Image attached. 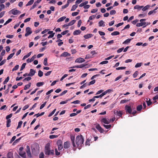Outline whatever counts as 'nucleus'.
Here are the masks:
<instances>
[{
	"label": "nucleus",
	"mask_w": 158,
	"mask_h": 158,
	"mask_svg": "<svg viewBox=\"0 0 158 158\" xmlns=\"http://www.w3.org/2000/svg\"><path fill=\"white\" fill-rule=\"evenodd\" d=\"M84 138L83 136L80 135L77 136L76 138V143L78 147H81L83 144Z\"/></svg>",
	"instance_id": "nucleus-1"
},
{
	"label": "nucleus",
	"mask_w": 158,
	"mask_h": 158,
	"mask_svg": "<svg viewBox=\"0 0 158 158\" xmlns=\"http://www.w3.org/2000/svg\"><path fill=\"white\" fill-rule=\"evenodd\" d=\"M44 152L45 155L47 156L54 155V151L53 150H51L49 143H47L46 145L45 148Z\"/></svg>",
	"instance_id": "nucleus-2"
},
{
	"label": "nucleus",
	"mask_w": 158,
	"mask_h": 158,
	"mask_svg": "<svg viewBox=\"0 0 158 158\" xmlns=\"http://www.w3.org/2000/svg\"><path fill=\"white\" fill-rule=\"evenodd\" d=\"M57 143L58 146V149L59 151H61L63 148L62 142L60 139L58 140L57 142Z\"/></svg>",
	"instance_id": "nucleus-3"
},
{
	"label": "nucleus",
	"mask_w": 158,
	"mask_h": 158,
	"mask_svg": "<svg viewBox=\"0 0 158 158\" xmlns=\"http://www.w3.org/2000/svg\"><path fill=\"white\" fill-rule=\"evenodd\" d=\"M26 33L25 35L26 37L28 36L32 33V31L31 30V28L29 27H27L26 29Z\"/></svg>",
	"instance_id": "nucleus-4"
},
{
	"label": "nucleus",
	"mask_w": 158,
	"mask_h": 158,
	"mask_svg": "<svg viewBox=\"0 0 158 158\" xmlns=\"http://www.w3.org/2000/svg\"><path fill=\"white\" fill-rule=\"evenodd\" d=\"M10 12H11L13 15H15L19 14L21 13L20 11L16 10L15 9H13L11 10L10 11Z\"/></svg>",
	"instance_id": "nucleus-5"
},
{
	"label": "nucleus",
	"mask_w": 158,
	"mask_h": 158,
	"mask_svg": "<svg viewBox=\"0 0 158 158\" xmlns=\"http://www.w3.org/2000/svg\"><path fill=\"white\" fill-rule=\"evenodd\" d=\"M126 112L129 114H131L132 112V110L131 107L128 105L126 106L125 107Z\"/></svg>",
	"instance_id": "nucleus-6"
},
{
	"label": "nucleus",
	"mask_w": 158,
	"mask_h": 158,
	"mask_svg": "<svg viewBox=\"0 0 158 158\" xmlns=\"http://www.w3.org/2000/svg\"><path fill=\"white\" fill-rule=\"evenodd\" d=\"M85 60L83 58L81 57H79L77 58L75 60V62L76 63H81L84 62Z\"/></svg>",
	"instance_id": "nucleus-7"
},
{
	"label": "nucleus",
	"mask_w": 158,
	"mask_h": 158,
	"mask_svg": "<svg viewBox=\"0 0 158 158\" xmlns=\"http://www.w3.org/2000/svg\"><path fill=\"white\" fill-rule=\"evenodd\" d=\"M26 152L28 156L31 157V154L30 151V148L29 146L27 145L26 147Z\"/></svg>",
	"instance_id": "nucleus-8"
},
{
	"label": "nucleus",
	"mask_w": 158,
	"mask_h": 158,
	"mask_svg": "<svg viewBox=\"0 0 158 158\" xmlns=\"http://www.w3.org/2000/svg\"><path fill=\"white\" fill-rule=\"evenodd\" d=\"M96 128L101 133H103L104 131V130L101 127L100 125L99 124H97L96 126Z\"/></svg>",
	"instance_id": "nucleus-9"
},
{
	"label": "nucleus",
	"mask_w": 158,
	"mask_h": 158,
	"mask_svg": "<svg viewBox=\"0 0 158 158\" xmlns=\"http://www.w3.org/2000/svg\"><path fill=\"white\" fill-rule=\"evenodd\" d=\"M35 73V71L33 69H31L30 70V73L28 74V76H32L34 75Z\"/></svg>",
	"instance_id": "nucleus-10"
},
{
	"label": "nucleus",
	"mask_w": 158,
	"mask_h": 158,
	"mask_svg": "<svg viewBox=\"0 0 158 158\" xmlns=\"http://www.w3.org/2000/svg\"><path fill=\"white\" fill-rule=\"evenodd\" d=\"M71 55L70 54L68 53L67 52H63L60 55V56H63L66 57L67 56H69Z\"/></svg>",
	"instance_id": "nucleus-11"
},
{
	"label": "nucleus",
	"mask_w": 158,
	"mask_h": 158,
	"mask_svg": "<svg viewBox=\"0 0 158 158\" xmlns=\"http://www.w3.org/2000/svg\"><path fill=\"white\" fill-rule=\"evenodd\" d=\"M101 121L102 123H103L106 124H109L110 123V121H108L105 118H102Z\"/></svg>",
	"instance_id": "nucleus-12"
},
{
	"label": "nucleus",
	"mask_w": 158,
	"mask_h": 158,
	"mask_svg": "<svg viewBox=\"0 0 158 158\" xmlns=\"http://www.w3.org/2000/svg\"><path fill=\"white\" fill-rule=\"evenodd\" d=\"M69 142L67 141L65 142L64 144V148L66 149L69 148Z\"/></svg>",
	"instance_id": "nucleus-13"
},
{
	"label": "nucleus",
	"mask_w": 158,
	"mask_h": 158,
	"mask_svg": "<svg viewBox=\"0 0 158 158\" xmlns=\"http://www.w3.org/2000/svg\"><path fill=\"white\" fill-rule=\"evenodd\" d=\"M71 139L73 144V147H76V145L74 143L75 141V137L73 136H71Z\"/></svg>",
	"instance_id": "nucleus-14"
},
{
	"label": "nucleus",
	"mask_w": 158,
	"mask_h": 158,
	"mask_svg": "<svg viewBox=\"0 0 158 158\" xmlns=\"http://www.w3.org/2000/svg\"><path fill=\"white\" fill-rule=\"evenodd\" d=\"M13 153L11 152H9L7 154V158H14Z\"/></svg>",
	"instance_id": "nucleus-15"
},
{
	"label": "nucleus",
	"mask_w": 158,
	"mask_h": 158,
	"mask_svg": "<svg viewBox=\"0 0 158 158\" xmlns=\"http://www.w3.org/2000/svg\"><path fill=\"white\" fill-rule=\"evenodd\" d=\"M81 32V31L80 30H77L74 31L73 32V35H77L80 34Z\"/></svg>",
	"instance_id": "nucleus-16"
},
{
	"label": "nucleus",
	"mask_w": 158,
	"mask_h": 158,
	"mask_svg": "<svg viewBox=\"0 0 158 158\" xmlns=\"http://www.w3.org/2000/svg\"><path fill=\"white\" fill-rule=\"evenodd\" d=\"M85 65L84 64H81L79 65H75L73 66L71 68H82L85 66Z\"/></svg>",
	"instance_id": "nucleus-17"
},
{
	"label": "nucleus",
	"mask_w": 158,
	"mask_h": 158,
	"mask_svg": "<svg viewBox=\"0 0 158 158\" xmlns=\"http://www.w3.org/2000/svg\"><path fill=\"white\" fill-rule=\"evenodd\" d=\"M92 36L93 35L92 34H89L84 35V37L85 39H87L91 38Z\"/></svg>",
	"instance_id": "nucleus-18"
},
{
	"label": "nucleus",
	"mask_w": 158,
	"mask_h": 158,
	"mask_svg": "<svg viewBox=\"0 0 158 158\" xmlns=\"http://www.w3.org/2000/svg\"><path fill=\"white\" fill-rule=\"evenodd\" d=\"M105 93L104 92L102 93L101 94L99 95H97L95 96H94V98H102L103 96L104 95H106Z\"/></svg>",
	"instance_id": "nucleus-19"
},
{
	"label": "nucleus",
	"mask_w": 158,
	"mask_h": 158,
	"mask_svg": "<svg viewBox=\"0 0 158 158\" xmlns=\"http://www.w3.org/2000/svg\"><path fill=\"white\" fill-rule=\"evenodd\" d=\"M131 39H128L125 40L124 42H123V44H127L128 43H129L131 41Z\"/></svg>",
	"instance_id": "nucleus-20"
},
{
	"label": "nucleus",
	"mask_w": 158,
	"mask_h": 158,
	"mask_svg": "<svg viewBox=\"0 0 158 158\" xmlns=\"http://www.w3.org/2000/svg\"><path fill=\"white\" fill-rule=\"evenodd\" d=\"M11 122L10 119H8L6 121V127H9L10 126V123Z\"/></svg>",
	"instance_id": "nucleus-21"
},
{
	"label": "nucleus",
	"mask_w": 158,
	"mask_h": 158,
	"mask_svg": "<svg viewBox=\"0 0 158 158\" xmlns=\"http://www.w3.org/2000/svg\"><path fill=\"white\" fill-rule=\"evenodd\" d=\"M104 23L103 20H101L98 23L99 26V27H102V26L104 27L105 25V24H104Z\"/></svg>",
	"instance_id": "nucleus-22"
},
{
	"label": "nucleus",
	"mask_w": 158,
	"mask_h": 158,
	"mask_svg": "<svg viewBox=\"0 0 158 158\" xmlns=\"http://www.w3.org/2000/svg\"><path fill=\"white\" fill-rule=\"evenodd\" d=\"M66 17L65 16H63L59 19L57 20V22H61L63 21L65 18Z\"/></svg>",
	"instance_id": "nucleus-23"
},
{
	"label": "nucleus",
	"mask_w": 158,
	"mask_h": 158,
	"mask_svg": "<svg viewBox=\"0 0 158 158\" xmlns=\"http://www.w3.org/2000/svg\"><path fill=\"white\" fill-rule=\"evenodd\" d=\"M31 83H30L28 84L25 85L24 87V90H27L29 89L31 86Z\"/></svg>",
	"instance_id": "nucleus-24"
},
{
	"label": "nucleus",
	"mask_w": 158,
	"mask_h": 158,
	"mask_svg": "<svg viewBox=\"0 0 158 158\" xmlns=\"http://www.w3.org/2000/svg\"><path fill=\"white\" fill-rule=\"evenodd\" d=\"M143 108V106L142 105H138L136 108L137 110L138 111H140Z\"/></svg>",
	"instance_id": "nucleus-25"
},
{
	"label": "nucleus",
	"mask_w": 158,
	"mask_h": 158,
	"mask_svg": "<svg viewBox=\"0 0 158 158\" xmlns=\"http://www.w3.org/2000/svg\"><path fill=\"white\" fill-rule=\"evenodd\" d=\"M31 52H29L28 53L27 55L24 56L23 57V60H24L26 58L28 57L31 55Z\"/></svg>",
	"instance_id": "nucleus-26"
},
{
	"label": "nucleus",
	"mask_w": 158,
	"mask_h": 158,
	"mask_svg": "<svg viewBox=\"0 0 158 158\" xmlns=\"http://www.w3.org/2000/svg\"><path fill=\"white\" fill-rule=\"evenodd\" d=\"M76 21V20H73L69 23V26H72L73 25Z\"/></svg>",
	"instance_id": "nucleus-27"
},
{
	"label": "nucleus",
	"mask_w": 158,
	"mask_h": 158,
	"mask_svg": "<svg viewBox=\"0 0 158 158\" xmlns=\"http://www.w3.org/2000/svg\"><path fill=\"white\" fill-rule=\"evenodd\" d=\"M34 2V0H31L28 2L26 6H28L31 5Z\"/></svg>",
	"instance_id": "nucleus-28"
},
{
	"label": "nucleus",
	"mask_w": 158,
	"mask_h": 158,
	"mask_svg": "<svg viewBox=\"0 0 158 158\" xmlns=\"http://www.w3.org/2000/svg\"><path fill=\"white\" fill-rule=\"evenodd\" d=\"M116 114L118 115V116L121 117L122 115V111H116Z\"/></svg>",
	"instance_id": "nucleus-29"
},
{
	"label": "nucleus",
	"mask_w": 158,
	"mask_h": 158,
	"mask_svg": "<svg viewBox=\"0 0 158 158\" xmlns=\"http://www.w3.org/2000/svg\"><path fill=\"white\" fill-rule=\"evenodd\" d=\"M120 33L119 32L117 31H114L111 33V35H119Z\"/></svg>",
	"instance_id": "nucleus-30"
},
{
	"label": "nucleus",
	"mask_w": 158,
	"mask_h": 158,
	"mask_svg": "<svg viewBox=\"0 0 158 158\" xmlns=\"http://www.w3.org/2000/svg\"><path fill=\"white\" fill-rule=\"evenodd\" d=\"M23 121H20L19 123H18V127L17 128V129H18L19 128H20L21 127V126L22 124V123H23Z\"/></svg>",
	"instance_id": "nucleus-31"
},
{
	"label": "nucleus",
	"mask_w": 158,
	"mask_h": 158,
	"mask_svg": "<svg viewBox=\"0 0 158 158\" xmlns=\"http://www.w3.org/2000/svg\"><path fill=\"white\" fill-rule=\"evenodd\" d=\"M38 5V4L35 2L34 3L32 6L30 8V10H31L34 9Z\"/></svg>",
	"instance_id": "nucleus-32"
},
{
	"label": "nucleus",
	"mask_w": 158,
	"mask_h": 158,
	"mask_svg": "<svg viewBox=\"0 0 158 158\" xmlns=\"http://www.w3.org/2000/svg\"><path fill=\"white\" fill-rule=\"evenodd\" d=\"M15 52L10 54L7 57V60H9L11 59L15 54Z\"/></svg>",
	"instance_id": "nucleus-33"
},
{
	"label": "nucleus",
	"mask_w": 158,
	"mask_h": 158,
	"mask_svg": "<svg viewBox=\"0 0 158 158\" xmlns=\"http://www.w3.org/2000/svg\"><path fill=\"white\" fill-rule=\"evenodd\" d=\"M150 6L149 5H147L143 8L142 10L143 11H145L146 10H148Z\"/></svg>",
	"instance_id": "nucleus-34"
},
{
	"label": "nucleus",
	"mask_w": 158,
	"mask_h": 158,
	"mask_svg": "<svg viewBox=\"0 0 158 158\" xmlns=\"http://www.w3.org/2000/svg\"><path fill=\"white\" fill-rule=\"evenodd\" d=\"M44 114V112H42L40 114L39 113L37 114H35L34 115V116H36V117L37 118L39 116H40L43 115Z\"/></svg>",
	"instance_id": "nucleus-35"
},
{
	"label": "nucleus",
	"mask_w": 158,
	"mask_h": 158,
	"mask_svg": "<svg viewBox=\"0 0 158 158\" xmlns=\"http://www.w3.org/2000/svg\"><path fill=\"white\" fill-rule=\"evenodd\" d=\"M77 6H78L76 4L73 5L71 11H74L75 10L77 7Z\"/></svg>",
	"instance_id": "nucleus-36"
},
{
	"label": "nucleus",
	"mask_w": 158,
	"mask_h": 158,
	"mask_svg": "<svg viewBox=\"0 0 158 158\" xmlns=\"http://www.w3.org/2000/svg\"><path fill=\"white\" fill-rule=\"evenodd\" d=\"M56 110V109H54L51 113H50L49 114L48 116L49 117H50L53 114H54V113L55 112Z\"/></svg>",
	"instance_id": "nucleus-37"
},
{
	"label": "nucleus",
	"mask_w": 158,
	"mask_h": 158,
	"mask_svg": "<svg viewBox=\"0 0 158 158\" xmlns=\"http://www.w3.org/2000/svg\"><path fill=\"white\" fill-rule=\"evenodd\" d=\"M43 73L40 70L38 71V75L40 77H41L43 76Z\"/></svg>",
	"instance_id": "nucleus-38"
},
{
	"label": "nucleus",
	"mask_w": 158,
	"mask_h": 158,
	"mask_svg": "<svg viewBox=\"0 0 158 158\" xmlns=\"http://www.w3.org/2000/svg\"><path fill=\"white\" fill-rule=\"evenodd\" d=\"M44 84V82H38L36 84V86L38 87H40L43 85Z\"/></svg>",
	"instance_id": "nucleus-39"
},
{
	"label": "nucleus",
	"mask_w": 158,
	"mask_h": 158,
	"mask_svg": "<svg viewBox=\"0 0 158 158\" xmlns=\"http://www.w3.org/2000/svg\"><path fill=\"white\" fill-rule=\"evenodd\" d=\"M47 58H44V65L46 66L48 65V63H47Z\"/></svg>",
	"instance_id": "nucleus-40"
},
{
	"label": "nucleus",
	"mask_w": 158,
	"mask_h": 158,
	"mask_svg": "<svg viewBox=\"0 0 158 158\" xmlns=\"http://www.w3.org/2000/svg\"><path fill=\"white\" fill-rule=\"evenodd\" d=\"M9 80V77H7V78L5 79V80L3 82V84H6L7 82Z\"/></svg>",
	"instance_id": "nucleus-41"
},
{
	"label": "nucleus",
	"mask_w": 158,
	"mask_h": 158,
	"mask_svg": "<svg viewBox=\"0 0 158 158\" xmlns=\"http://www.w3.org/2000/svg\"><path fill=\"white\" fill-rule=\"evenodd\" d=\"M90 141H91V140L90 139H87L86 140V142H85V145H89Z\"/></svg>",
	"instance_id": "nucleus-42"
},
{
	"label": "nucleus",
	"mask_w": 158,
	"mask_h": 158,
	"mask_svg": "<svg viewBox=\"0 0 158 158\" xmlns=\"http://www.w3.org/2000/svg\"><path fill=\"white\" fill-rule=\"evenodd\" d=\"M12 21V19H9L6 22L4 23V25H5L11 22Z\"/></svg>",
	"instance_id": "nucleus-43"
},
{
	"label": "nucleus",
	"mask_w": 158,
	"mask_h": 158,
	"mask_svg": "<svg viewBox=\"0 0 158 158\" xmlns=\"http://www.w3.org/2000/svg\"><path fill=\"white\" fill-rule=\"evenodd\" d=\"M58 137V135H50L49 138L50 139H53L55 138H57Z\"/></svg>",
	"instance_id": "nucleus-44"
},
{
	"label": "nucleus",
	"mask_w": 158,
	"mask_h": 158,
	"mask_svg": "<svg viewBox=\"0 0 158 158\" xmlns=\"http://www.w3.org/2000/svg\"><path fill=\"white\" fill-rule=\"evenodd\" d=\"M96 81L95 80H93L90 81L88 84V85H91L94 84L95 82Z\"/></svg>",
	"instance_id": "nucleus-45"
},
{
	"label": "nucleus",
	"mask_w": 158,
	"mask_h": 158,
	"mask_svg": "<svg viewBox=\"0 0 158 158\" xmlns=\"http://www.w3.org/2000/svg\"><path fill=\"white\" fill-rule=\"evenodd\" d=\"M39 158H44V154L43 152H41L39 155Z\"/></svg>",
	"instance_id": "nucleus-46"
},
{
	"label": "nucleus",
	"mask_w": 158,
	"mask_h": 158,
	"mask_svg": "<svg viewBox=\"0 0 158 158\" xmlns=\"http://www.w3.org/2000/svg\"><path fill=\"white\" fill-rule=\"evenodd\" d=\"M19 66L18 65H17L15 66L12 69V71H14L17 70L19 68Z\"/></svg>",
	"instance_id": "nucleus-47"
},
{
	"label": "nucleus",
	"mask_w": 158,
	"mask_h": 158,
	"mask_svg": "<svg viewBox=\"0 0 158 158\" xmlns=\"http://www.w3.org/2000/svg\"><path fill=\"white\" fill-rule=\"evenodd\" d=\"M26 64V63H24L22 64L20 69V71H22L23 69L25 68Z\"/></svg>",
	"instance_id": "nucleus-48"
},
{
	"label": "nucleus",
	"mask_w": 158,
	"mask_h": 158,
	"mask_svg": "<svg viewBox=\"0 0 158 158\" xmlns=\"http://www.w3.org/2000/svg\"><path fill=\"white\" fill-rule=\"evenodd\" d=\"M36 58V55H34L30 59L29 62H31L33 61Z\"/></svg>",
	"instance_id": "nucleus-49"
},
{
	"label": "nucleus",
	"mask_w": 158,
	"mask_h": 158,
	"mask_svg": "<svg viewBox=\"0 0 158 158\" xmlns=\"http://www.w3.org/2000/svg\"><path fill=\"white\" fill-rule=\"evenodd\" d=\"M155 10H154L150 11L148 13V15H150L153 13H156V11Z\"/></svg>",
	"instance_id": "nucleus-50"
},
{
	"label": "nucleus",
	"mask_w": 158,
	"mask_h": 158,
	"mask_svg": "<svg viewBox=\"0 0 158 158\" xmlns=\"http://www.w3.org/2000/svg\"><path fill=\"white\" fill-rule=\"evenodd\" d=\"M103 126L105 127L107 129H108L110 128L111 127V125H106L105 124L103 125Z\"/></svg>",
	"instance_id": "nucleus-51"
},
{
	"label": "nucleus",
	"mask_w": 158,
	"mask_h": 158,
	"mask_svg": "<svg viewBox=\"0 0 158 158\" xmlns=\"http://www.w3.org/2000/svg\"><path fill=\"white\" fill-rule=\"evenodd\" d=\"M69 2H67V3H66L65 5H64V6H62V9H64L66 7H67L69 5Z\"/></svg>",
	"instance_id": "nucleus-52"
},
{
	"label": "nucleus",
	"mask_w": 158,
	"mask_h": 158,
	"mask_svg": "<svg viewBox=\"0 0 158 158\" xmlns=\"http://www.w3.org/2000/svg\"><path fill=\"white\" fill-rule=\"evenodd\" d=\"M142 65L141 63H137L135 66V68H138L140 67Z\"/></svg>",
	"instance_id": "nucleus-53"
},
{
	"label": "nucleus",
	"mask_w": 158,
	"mask_h": 158,
	"mask_svg": "<svg viewBox=\"0 0 158 158\" xmlns=\"http://www.w3.org/2000/svg\"><path fill=\"white\" fill-rule=\"evenodd\" d=\"M46 103H47V102H45L43 104L41 105L40 107V109H41L42 108H43L45 106Z\"/></svg>",
	"instance_id": "nucleus-54"
},
{
	"label": "nucleus",
	"mask_w": 158,
	"mask_h": 158,
	"mask_svg": "<svg viewBox=\"0 0 158 158\" xmlns=\"http://www.w3.org/2000/svg\"><path fill=\"white\" fill-rule=\"evenodd\" d=\"M19 154L21 156L24 158L26 157V153L25 152L23 153H19Z\"/></svg>",
	"instance_id": "nucleus-55"
},
{
	"label": "nucleus",
	"mask_w": 158,
	"mask_h": 158,
	"mask_svg": "<svg viewBox=\"0 0 158 158\" xmlns=\"http://www.w3.org/2000/svg\"><path fill=\"white\" fill-rule=\"evenodd\" d=\"M116 13V11L115 10H112L110 11V14L111 15H114Z\"/></svg>",
	"instance_id": "nucleus-56"
},
{
	"label": "nucleus",
	"mask_w": 158,
	"mask_h": 158,
	"mask_svg": "<svg viewBox=\"0 0 158 158\" xmlns=\"http://www.w3.org/2000/svg\"><path fill=\"white\" fill-rule=\"evenodd\" d=\"M138 74V71H136L133 75V77L134 78L136 77Z\"/></svg>",
	"instance_id": "nucleus-57"
},
{
	"label": "nucleus",
	"mask_w": 158,
	"mask_h": 158,
	"mask_svg": "<svg viewBox=\"0 0 158 158\" xmlns=\"http://www.w3.org/2000/svg\"><path fill=\"white\" fill-rule=\"evenodd\" d=\"M80 101L79 100H77L76 101H75L73 102H72V103H73L74 104H79L80 103Z\"/></svg>",
	"instance_id": "nucleus-58"
},
{
	"label": "nucleus",
	"mask_w": 158,
	"mask_h": 158,
	"mask_svg": "<svg viewBox=\"0 0 158 158\" xmlns=\"http://www.w3.org/2000/svg\"><path fill=\"white\" fill-rule=\"evenodd\" d=\"M31 79V78L30 77H28L26 78H25L23 80V81H29Z\"/></svg>",
	"instance_id": "nucleus-59"
},
{
	"label": "nucleus",
	"mask_w": 158,
	"mask_h": 158,
	"mask_svg": "<svg viewBox=\"0 0 158 158\" xmlns=\"http://www.w3.org/2000/svg\"><path fill=\"white\" fill-rule=\"evenodd\" d=\"M16 138V137L15 136H13L12 139H11L10 143H11Z\"/></svg>",
	"instance_id": "nucleus-60"
},
{
	"label": "nucleus",
	"mask_w": 158,
	"mask_h": 158,
	"mask_svg": "<svg viewBox=\"0 0 158 158\" xmlns=\"http://www.w3.org/2000/svg\"><path fill=\"white\" fill-rule=\"evenodd\" d=\"M93 57V56H91L89 54H88V55H86V57H85V59H89V58H92Z\"/></svg>",
	"instance_id": "nucleus-61"
},
{
	"label": "nucleus",
	"mask_w": 158,
	"mask_h": 158,
	"mask_svg": "<svg viewBox=\"0 0 158 158\" xmlns=\"http://www.w3.org/2000/svg\"><path fill=\"white\" fill-rule=\"evenodd\" d=\"M69 30H65L62 32L61 33V34H62V35H64L66 34L67 33H68L69 32Z\"/></svg>",
	"instance_id": "nucleus-62"
},
{
	"label": "nucleus",
	"mask_w": 158,
	"mask_h": 158,
	"mask_svg": "<svg viewBox=\"0 0 158 158\" xmlns=\"http://www.w3.org/2000/svg\"><path fill=\"white\" fill-rule=\"evenodd\" d=\"M6 37L7 38L11 39L13 38L14 37V35H7L6 36Z\"/></svg>",
	"instance_id": "nucleus-63"
},
{
	"label": "nucleus",
	"mask_w": 158,
	"mask_h": 158,
	"mask_svg": "<svg viewBox=\"0 0 158 158\" xmlns=\"http://www.w3.org/2000/svg\"><path fill=\"white\" fill-rule=\"evenodd\" d=\"M124 48L123 47L121 48H119V49L118 50H117V52L118 53H120L121 52H122L123 50L124 49Z\"/></svg>",
	"instance_id": "nucleus-64"
}]
</instances>
